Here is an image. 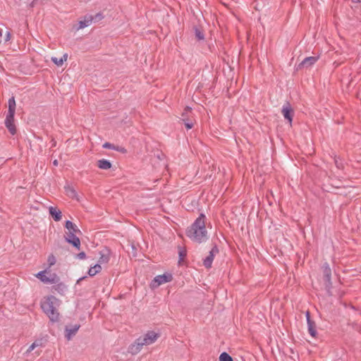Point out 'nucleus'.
I'll return each mask as SVG.
<instances>
[{
    "label": "nucleus",
    "mask_w": 361,
    "mask_h": 361,
    "mask_svg": "<svg viewBox=\"0 0 361 361\" xmlns=\"http://www.w3.org/2000/svg\"><path fill=\"white\" fill-rule=\"evenodd\" d=\"M194 30H195V37L197 38V39H198L200 41L204 39V35L203 31L201 29L195 27Z\"/></svg>",
    "instance_id": "5701e85b"
},
{
    "label": "nucleus",
    "mask_w": 361,
    "mask_h": 361,
    "mask_svg": "<svg viewBox=\"0 0 361 361\" xmlns=\"http://www.w3.org/2000/svg\"><path fill=\"white\" fill-rule=\"evenodd\" d=\"M109 251L108 250H106L104 251H101L99 252L100 257L98 260V264H105L107 263L109 261Z\"/></svg>",
    "instance_id": "f3484780"
},
{
    "label": "nucleus",
    "mask_w": 361,
    "mask_h": 361,
    "mask_svg": "<svg viewBox=\"0 0 361 361\" xmlns=\"http://www.w3.org/2000/svg\"><path fill=\"white\" fill-rule=\"evenodd\" d=\"M8 109L4 121L6 127L11 135L16 133V128L14 124V116L16 112V100L14 97H11L8 101Z\"/></svg>",
    "instance_id": "20e7f679"
},
{
    "label": "nucleus",
    "mask_w": 361,
    "mask_h": 361,
    "mask_svg": "<svg viewBox=\"0 0 361 361\" xmlns=\"http://www.w3.org/2000/svg\"><path fill=\"white\" fill-rule=\"evenodd\" d=\"M80 327V324H75L71 328H68V326H66L65 328V337L68 341H70L72 339V338L75 335V334L78 332Z\"/></svg>",
    "instance_id": "9b49d317"
},
{
    "label": "nucleus",
    "mask_w": 361,
    "mask_h": 361,
    "mask_svg": "<svg viewBox=\"0 0 361 361\" xmlns=\"http://www.w3.org/2000/svg\"><path fill=\"white\" fill-rule=\"evenodd\" d=\"M53 164L54 166H58V161L56 159H55L54 161H53Z\"/></svg>",
    "instance_id": "ea45409f"
},
{
    "label": "nucleus",
    "mask_w": 361,
    "mask_h": 361,
    "mask_svg": "<svg viewBox=\"0 0 361 361\" xmlns=\"http://www.w3.org/2000/svg\"><path fill=\"white\" fill-rule=\"evenodd\" d=\"M49 212L55 221H59L61 219V212L56 207H50Z\"/></svg>",
    "instance_id": "4468645a"
},
{
    "label": "nucleus",
    "mask_w": 361,
    "mask_h": 361,
    "mask_svg": "<svg viewBox=\"0 0 361 361\" xmlns=\"http://www.w3.org/2000/svg\"><path fill=\"white\" fill-rule=\"evenodd\" d=\"M183 123L188 130L191 129L194 126V120H187V121Z\"/></svg>",
    "instance_id": "c85d7f7f"
},
{
    "label": "nucleus",
    "mask_w": 361,
    "mask_h": 361,
    "mask_svg": "<svg viewBox=\"0 0 361 361\" xmlns=\"http://www.w3.org/2000/svg\"><path fill=\"white\" fill-rule=\"evenodd\" d=\"M159 335L154 331H148L142 336L137 338L135 341L129 346V352L135 355L138 353L143 345H148L154 343Z\"/></svg>",
    "instance_id": "7ed1b4c3"
},
{
    "label": "nucleus",
    "mask_w": 361,
    "mask_h": 361,
    "mask_svg": "<svg viewBox=\"0 0 361 361\" xmlns=\"http://www.w3.org/2000/svg\"><path fill=\"white\" fill-rule=\"evenodd\" d=\"M65 240L67 243L72 245L74 247L78 250L80 248V240L78 237L75 235V233L73 232H69L65 235Z\"/></svg>",
    "instance_id": "6e6552de"
},
{
    "label": "nucleus",
    "mask_w": 361,
    "mask_h": 361,
    "mask_svg": "<svg viewBox=\"0 0 361 361\" xmlns=\"http://www.w3.org/2000/svg\"><path fill=\"white\" fill-rule=\"evenodd\" d=\"M93 23L92 16L90 14H87L83 17L82 20H80L78 22V29H83L86 27H88Z\"/></svg>",
    "instance_id": "f8f14e48"
},
{
    "label": "nucleus",
    "mask_w": 361,
    "mask_h": 361,
    "mask_svg": "<svg viewBox=\"0 0 361 361\" xmlns=\"http://www.w3.org/2000/svg\"><path fill=\"white\" fill-rule=\"evenodd\" d=\"M97 166L101 169L107 170L111 168L112 164L110 161L102 159L98 160Z\"/></svg>",
    "instance_id": "2eb2a0df"
},
{
    "label": "nucleus",
    "mask_w": 361,
    "mask_h": 361,
    "mask_svg": "<svg viewBox=\"0 0 361 361\" xmlns=\"http://www.w3.org/2000/svg\"><path fill=\"white\" fill-rule=\"evenodd\" d=\"M64 189L67 195L69 196L70 197L75 198L77 197V192L72 186L69 185H65Z\"/></svg>",
    "instance_id": "aec40b11"
},
{
    "label": "nucleus",
    "mask_w": 361,
    "mask_h": 361,
    "mask_svg": "<svg viewBox=\"0 0 361 361\" xmlns=\"http://www.w3.org/2000/svg\"><path fill=\"white\" fill-rule=\"evenodd\" d=\"M114 147H115V145L114 144L110 143V142H105L103 145V148H105V149H114Z\"/></svg>",
    "instance_id": "2f4dec72"
},
{
    "label": "nucleus",
    "mask_w": 361,
    "mask_h": 361,
    "mask_svg": "<svg viewBox=\"0 0 361 361\" xmlns=\"http://www.w3.org/2000/svg\"><path fill=\"white\" fill-rule=\"evenodd\" d=\"M32 346L33 347H43L44 346V342H43V340L41 338V339H37L36 341H35L33 343H32Z\"/></svg>",
    "instance_id": "cd10ccee"
},
{
    "label": "nucleus",
    "mask_w": 361,
    "mask_h": 361,
    "mask_svg": "<svg viewBox=\"0 0 361 361\" xmlns=\"http://www.w3.org/2000/svg\"><path fill=\"white\" fill-rule=\"evenodd\" d=\"M324 279H328L331 278V269L330 268L329 264L327 262H325L322 266Z\"/></svg>",
    "instance_id": "a211bd4d"
},
{
    "label": "nucleus",
    "mask_w": 361,
    "mask_h": 361,
    "mask_svg": "<svg viewBox=\"0 0 361 361\" xmlns=\"http://www.w3.org/2000/svg\"><path fill=\"white\" fill-rule=\"evenodd\" d=\"M55 284L56 285L53 286V288L60 293H63V291L66 289V286L63 283H61L60 281Z\"/></svg>",
    "instance_id": "393cba45"
},
{
    "label": "nucleus",
    "mask_w": 361,
    "mask_h": 361,
    "mask_svg": "<svg viewBox=\"0 0 361 361\" xmlns=\"http://www.w3.org/2000/svg\"><path fill=\"white\" fill-rule=\"evenodd\" d=\"M114 150L121 152V153H126L127 150L126 148L121 147V146H116L114 147Z\"/></svg>",
    "instance_id": "7c9ffc66"
},
{
    "label": "nucleus",
    "mask_w": 361,
    "mask_h": 361,
    "mask_svg": "<svg viewBox=\"0 0 361 361\" xmlns=\"http://www.w3.org/2000/svg\"><path fill=\"white\" fill-rule=\"evenodd\" d=\"M324 280L325 281V288H326L327 294L329 295H332L331 291V288H332L331 278L329 279V280H328V279H324Z\"/></svg>",
    "instance_id": "a878e982"
},
{
    "label": "nucleus",
    "mask_w": 361,
    "mask_h": 361,
    "mask_svg": "<svg viewBox=\"0 0 361 361\" xmlns=\"http://www.w3.org/2000/svg\"><path fill=\"white\" fill-rule=\"evenodd\" d=\"M47 262L49 263V267L54 265L56 263V258L53 255L49 256Z\"/></svg>",
    "instance_id": "c756f323"
},
{
    "label": "nucleus",
    "mask_w": 361,
    "mask_h": 361,
    "mask_svg": "<svg viewBox=\"0 0 361 361\" xmlns=\"http://www.w3.org/2000/svg\"><path fill=\"white\" fill-rule=\"evenodd\" d=\"M186 254L185 251H180L179 252V258L180 260H183V258L185 257Z\"/></svg>",
    "instance_id": "c9c22d12"
},
{
    "label": "nucleus",
    "mask_w": 361,
    "mask_h": 361,
    "mask_svg": "<svg viewBox=\"0 0 361 361\" xmlns=\"http://www.w3.org/2000/svg\"><path fill=\"white\" fill-rule=\"evenodd\" d=\"M86 278H87V276H82V277L79 278V279H78V281H77V283H80V282L81 281L84 280V279H86Z\"/></svg>",
    "instance_id": "4c0bfd02"
},
{
    "label": "nucleus",
    "mask_w": 361,
    "mask_h": 361,
    "mask_svg": "<svg viewBox=\"0 0 361 361\" xmlns=\"http://www.w3.org/2000/svg\"><path fill=\"white\" fill-rule=\"evenodd\" d=\"M35 348V347L32 346V343L28 347L27 350L25 352L24 355L25 356H28L29 354Z\"/></svg>",
    "instance_id": "72a5a7b5"
},
{
    "label": "nucleus",
    "mask_w": 361,
    "mask_h": 361,
    "mask_svg": "<svg viewBox=\"0 0 361 361\" xmlns=\"http://www.w3.org/2000/svg\"><path fill=\"white\" fill-rule=\"evenodd\" d=\"M76 258L78 259H85L86 258V254L85 252H81L76 255Z\"/></svg>",
    "instance_id": "473e14b6"
},
{
    "label": "nucleus",
    "mask_w": 361,
    "mask_h": 361,
    "mask_svg": "<svg viewBox=\"0 0 361 361\" xmlns=\"http://www.w3.org/2000/svg\"><path fill=\"white\" fill-rule=\"evenodd\" d=\"M60 305V300L54 295H49L41 302L42 311L47 315L51 322H56L59 319V313L57 307Z\"/></svg>",
    "instance_id": "f03ea898"
},
{
    "label": "nucleus",
    "mask_w": 361,
    "mask_h": 361,
    "mask_svg": "<svg viewBox=\"0 0 361 361\" xmlns=\"http://www.w3.org/2000/svg\"><path fill=\"white\" fill-rule=\"evenodd\" d=\"M67 58H68V55H67V54H65L60 59H58L56 57H52L51 58V61H52L53 63H54L58 66H61L63 65L64 61H66L67 60Z\"/></svg>",
    "instance_id": "412c9836"
},
{
    "label": "nucleus",
    "mask_w": 361,
    "mask_h": 361,
    "mask_svg": "<svg viewBox=\"0 0 361 361\" xmlns=\"http://www.w3.org/2000/svg\"><path fill=\"white\" fill-rule=\"evenodd\" d=\"M9 39H10V33H9V32H7V34H6V41L9 40Z\"/></svg>",
    "instance_id": "58836bf2"
},
{
    "label": "nucleus",
    "mask_w": 361,
    "mask_h": 361,
    "mask_svg": "<svg viewBox=\"0 0 361 361\" xmlns=\"http://www.w3.org/2000/svg\"><path fill=\"white\" fill-rule=\"evenodd\" d=\"M173 279V276L171 273H164L161 275H158L154 278L151 283V287L153 288L159 287L160 285L170 282Z\"/></svg>",
    "instance_id": "423d86ee"
},
{
    "label": "nucleus",
    "mask_w": 361,
    "mask_h": 361,
    "mask_svg": "<svg viewBox=\"0 0 361 361\" xmlns=\"http://www.w3.org/2000/svg\"><path fill=\"white\" fill-rule=\"evenodd\" d=\"M319 59V56H308L304 59L298 65V68H308L314 65Z\"/></svg>",
    "instance_id": "9d476101"
},
{
    "label": "nucleus",
    "mask_w": 361,
    "mask_h": 361,
    "mask_svg": "<svg viewBox=\"0 0 361 361\" xmlns=\"http://www.w3.org/2000/svg\"><path fill=\"white\" fill-rule=\"evenodd\" d=\"M102 270V267L99 264H96L95 265H94L93 267H91L88 271H87V274L90 276H95L97 274H98L99 272H100Z\"/></svg>",
    "instance_id": "6ab92c4d"
},
{
    "label": "nucleus",
    "mask_w": 361,
    "mask_h": 361,
    "mask_svg": "<svg viewBox=\"0 0 361 361\" xmlns=\"http://www.w3.org/2000/svg\"><path fill=\"white\" fill-rule=\"evenodd\" d=\"M305 317H306V320H307V323H309L310 322H313L312 319H311V317H310V313L307 311L305 313Z\"/></svg>",
    "instance_id": "f704fd0d"
},
{
    "label": "nucleus",
    "mask_w": 361,
    "mask_h": 361,
    "mask_svg": "<svg viewBox=\"0 0 361 361\" xmlns=\"http://www.w3.org/2000/svg\"><path fill=\"white\" fill-rule=\"evenodd\" d=\"M355 3H360L361 2V0H352Z\"/></svg>",
    "instance_id": "a19ab883"
},
{
    "label": "nucleus",
    "mask_w": 361,
    "mask_h": 361,
    "mask_svg": "<svg viewBox=\"0 0 361 361\" xmlns=\"http://www.w3.org/2000/svg\"><path fill=\"white\" fill-rule=\"evenodd\" d=\"M282 114L283 117L288 120L289 124L291 126L293 122V118L294 115V111L290 106V104L288 102L286 104L283 105L282 107Z\"/></svg>",
    "instance_id": "1a4fd4ad"
},
{
    "label": "nucleus",
    "mask_w": 361,
    "mask_h": 361,
    "mask_svg": "<svg viewBox=\"0 0 361 361\" xmlns=\"http://www.w3.org/2000/svg\"><path fill=\"white\" fill-rule=\"evenodd\" d=\"M335 164L338 169H341L343 167V164L341 162H338V160L335 159Z\"/></svg>",
    "instance_id": "e433bc0d"
},
{
    "label": "nucleus",
    "mask_w": 361,
    "mask_h": 361,
    "mask_svg": "<svg viewBox=\"0 0 361 361\" xmlns=\"http://www.w3.org/2000/svg\"><path fill=\"white\" fill-rule=\"evenodd\" d=\"M219 361H233V357L226 352H223L219 355Z\"/></svg>",
    "instance_id": "b1692460"
},
{
    "label": "nucleus",
    "mask_w": 361,
    "mask_h": 361,
    "mask_svg": "<svg viewBox=\"0 0 361 361\" xmlns=\"http://www.w3.org/2000/svg\"><path fill=\"white\" fill-rule=\"evenodd\" d=\"M46 270L41 271L36 274V277L38 278L42 282L47 284H53L59 283L60 278L56 274H50L48 276H46Z\"/></svg>",
    "instance_id": "39448f33"
},
{
    "label": "nucleus",
    "mask_w": 361,
    "mask_h": 361,
    "mask_svg": "<svg viewBox=\"0 0 361 361\" xmlns=\"http://www.w3.org/2000/svg\"><path fill=\"white\" fill-rule=\"evenodd\" d=\"M92 18H93L94 23H97L104 18V16L102 13L99 12V13H97L94 16H92Z\"/></svg>",
    "instance_id": "bb28decb"
},
{
    "label": "nucleus",
    "mask_w": 361,
    "mask_h": 361,
    "mask_svg": "<svg viewBox=\"0 0 361 361\" xmlns=\"http://www.w3.org/2000/svg\"><path fill=\"white\" fill-rule=\"evenodd\" d=\"M65 227L69 231V232H73V233H80L78 226L71 221L67 220L65 224Z\"/></svg>",
    "instance_id": "dca6fc26"
},
{
    "label": "nucleus",
    "mask_w": 361,
    "mask_h": 361,
    "mask_svg": "<svg viewBox=\"0 0 361 361\" xmlns=\"http://www.w3.org/2000/svg\"><path fill=\"white\" fill-rule=\"evenodd\" d=\"M205 218L204 214H200L192 225L186 229L185 234L191 240L202 243L207 240Z\"/></svg>",
    "instance_id": "f257e3e1"
},
{
    "label": "nucleus",
    "mask_w": 361,
    "mask_h": 361,
    "mask_svg": "<svg viewBox=\"0 0 361 361\" xmlns=\"http://www.w3.org/2000/svg\"><path fill=\"white\" fill-rule=\"evenodd\" d=\"M307 327H308V332L309 334L312 336L315 337L317 334V330H316V324L314 322H312L307 323Z\"/></svg>",
    "instance_id": "4be33fe9"
},
{
    "label": "nucleus",
    "mask_w": 361,
    "mask_h": 361,
    "mask_svg": "<svg viewBox=\"0 0 361 361\" xmlns=\"http://www.w3.org/2000/svg\"><path fill=\"white\" fill-rule=\"evenodd\" d=\"M219 252V248L215 245L209 251V255L203 260V264L207 268H211L214 258V256Z\"/></svg>",
    "instance_id": "0eeeda50"
},
{
    "label": "nucleus",
    "mask_w": 361,
    "mask_h": 361,
    "mask_svg": "<svg viewBox=\"0 0 361 361\" xmlns=\"http://www.w3.org/2000/svg\"><path fill=\"white\" fill-rule=\"evenodd\" d=\"M180 120L182 122H185L187 120H194L192 116V109L186 106L181 114Z\"/></svg>",
    "instance_id": "ddd939ff"
}]
</instances>
